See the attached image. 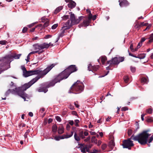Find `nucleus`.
Wrapping results in <instances>:
<instances>
[{
  "instance_id": "69168bd1",
  "label": "nucleus",
  "mask_w": 153,
  "mask_h": 153,
  "mask_svg": "<svg viewBox=\"0 0 153 153\" xmlns=\"http://www.w3.org/2000/svg\"><path fill=\"white\" fill-rule=\"evenodd\" d=\"M145 40L146 39L144 37H143L141 39L140 41V43H141L142 44V43L145 41Z\"/></svg>"
},
{
  "instance_id": "f257e3e1",
  "label": "nucleus",
  "mask_w": 153,
  "mask_h": 153,
  "mask_svg": "<svg viewBox=\"0 0 153 153\" xmlns=\"http://www.w3.org/2000/svg\"><path fill=\"white\" fill-rule=\"evenodd\" d=\"M56 65V64H52L51 65H48L47 67L43 71L37 70L27 71L26 70L23 73V75L24 76L27 77L29 76L35 75H37L38 76L33 78L27 83L21 86V87L24 90L26 91L37 82L40 78L44 77Z\"/></svg>"
},
{
  "instance_id": "423d86ee",
  "label": "nucleus",
  "mask_w": 153,
  "mask_h": 153,
  "mask_svg": "<svg viewBox=\"0 0 153 153\" xmlns=\"http://www.w3.org/2000/svg\"><path fill=\"white\" fill-rule=\"evenodd\" d=\"M77 67L75 65H71L69 66L60 74L64 79H67L69 76L73 72L77 71Z\"/></svg>"
},
{
  "instance_id": "473e14b6",
  "label": "nucleus",
  "mask_w": 153,
  "mask_h": 153,
  "mask_svg": "<svg viewBox=\"0 0 153 153\" xmlns=\"http://www.w3.org/2000/svg\"><path fill=\"white\" fill-rule=\"evenodd\" d=\"M124 58L123 57H120L118 58H117V60L119 63L120 62H123L124 60Z\"/></svg>"
},
{
  "instance_id": "774afa93",
  "label": "nucleus",
  "mask_w": 153,
  "mask_h": 153,
  "mask_svg": "<svg viewBox=\"0 0 153 153\" xmlns=\"http://www.w3.org/2000/svg\"><path fill=\"white\" fill-rule=\"evenodd\" d=\"M153 42V37H150L149 38V43H151Z\"/></svg>"
},
{
  "instance_id": "4c0bfd02",
  "label": "nucleus",
  "mask_w": 153,
  "mask_h": 153,
  "mask_svg": "<svg viewBox=\"0 0 153 153\" xmlns=\"http://www.w3.org/2000/svg\"><path fill=\"white\" fill-rule=\"evenodd\" d=\"M69 18V15H64L62 17V18L63 20H66L67 19H68Z\"/></svg>"
},
{
  "instance_id": "de8ad7c7",
  "label": "nucleus",
  "mask_w": 153,
  "mask_h": 153,
  "mask_svg": "<svg viewBox=\"0 0 153 153\" xmlns=\"http://www.w3.org/2000/svg\"><path fill=\"white\" fill-rule=\"evenodd\" d=\"M58 26V24H56L53 25L51 27V29H55Z\"/></svg>"
},
{
  "instance_id": "2eb2a0df",
  "label": "nucleus",
  "mask_w": 153,
  "mask_h": 153,
  "mask_svg": "<svg viewBox=\"0 0 153 153\" xmlns=\"http://www.w3.org/2000/svg\"><path fill=\"white\" fill-rule=\"evenodd\" d=\"M76 3L73 1H70L68 4L69 8L72 9L75 7L76 6Z\"/></svg>"
},
{
  "instance_id": "c85d7f7f",
  "label": "nucleus",
  "mask_w": 153,
  "mask_h": 153,
  "mask_svg": "<svg viewBox=\"0 0 153 153\" xmlns=\"http://www.w3.org/2000/svg\"><path fill=\"white\" fill-rule=\"evenodd\" d=\"M141 83H147L148 82V80L145 77H142L141 79Z\"/></svg>"
},
{
  "instance_id": "79ce46f5",
  "label": "nucleus",
  "mask_w": 153,
  "mask_h": 153,
  "mask_svg": "<svg viewBox=\"0 0 153 153\" xmlns=\"http://www.w3.org/2000/svg\"><path fill=\"white\" fill-rule=\"evenodd\" d=\"M56 120L58 122H60L62 121V120L60 117L58 116H56L55 117Z\"/></svg>"
},
{
  "instance_id": "dca6fc26",
  "label": "nucleus",
  "mask_w": 153,
  "mask_h": 153,
  "mask_svg": "<svg viewBox=\"0 0 153 153\" xmlns=\"http://www.w3.org/2000/svg\"><path fill=\"white\" fill-rule=\"evenodd\" d=\"M43 87H41L37 89V91L39 92H44L46 93L48 91V89L47 86H45Z\"/></svg>"
},
{
  "instance_id": "09e8293b",
  "label": "nucleus",
  "mask_w": 153,
  "mask_h": 153,
  "mask_svg": "<svg viewBox=\"0 0 153 153\" xmlns=\"http://www.w3.org/2000/svg\"><path fill=\"white\" fill-rule=\"evenodd\" d=\"M130 69L132 73L136 71V68L135 67L131 66L130 67Z\"/></svg>"
},
{
  "instance_id": "a19ab883",
  "label": "nucleus",
  "mask_w": 153,
  "mask_h": 153,
  "mask_svg": "<svg viewBox=\"0 0 153 153\" xmlns=\"http://www.w3.org/2000/svg\"><path fill=\"white\" fill-rule=\"evenodd\" d=\"M74 122H75V126L76 127L79 126L78 123L79 122V120H77H77H74Z\"/></svg>"
},
{
  "instance_id": "393cba45",
  "label": "nucleus",
  "mask_w": 153,
  "mask_h": 153,
  "mask_svg": "<svg viewBox=\"0 0 153 153\" xmlns=\"http://www.w3.org/2000/svg\"><path fill=\"white\" fill-rule=\"evenodd\" d=\"M100 67L99 65H94L92 67L93 71H96L98 70Z\"/></svg>"
},
{
  "instance_id": "49530a36",
  "label": "nucleus",
  "mask_w": 153,
  "mask_h": 153,
  "mask_svg": "<svg viewBox=\"0 0 153 153\" xmlns=\"http://www.w3.org/2000/svg\"><path fill=\"white\" fill-rule=\"evenodd\" d=\"M92 15L91 13H89L88 17V18H87V19L91 21V19L92 18Z\"/></svg>"
},
{
  "instance_id": "9d476101",
  "label": "nucleus",
  "mask_w": 153,
  "mask_h": 153,
  "mask_svg": "<svg viewBox=\"0 0 153 153\" xmlns=\"http://www.w3.org/2000/svg\"><path fill=\"white\" fill-rule=\"evenodd\" d=\"M134 138V134H133L131 137L127 140H123L122 146L123 148H128L129 149H131V147L134 146L133 141L131 140H133Z\"/></svg>"
},
{
  "instance_id": "6e6d98bb",
  "label": "nucleus",
  "mask_w": 153,
  "mask_h": 153,
  "mask_svg": "<svg viewBox=\"0 0 153 153\" xmlns=\"http://www.w3.org/2000/svg\"><path fill=\"white\" fill-rule=\"evenodd\" d=\"M52 36L51 35H47L45 36L44 37V38L45 39H48L51 37Z\"/></svg>"
},
{
  "instance_id": "aec40b11",
  "label": "nucleus",
  "mask_w": 153,
  "mask_h": 153,
  "mask_svg": "<svg viewBox=\"0 0 153 153\" xmlns=\"http://www.w3.org/2000/svg\"><path fill=\"white\" fill-rule=\"evenodd\" d=\"M40 46V44L38 43L35 44L33 45L34 49L36 51H38V52L39 51V50H41Z\"/></svg>"
},
{
  "instance_id": "3c124183",
  "label": "nucleus",
  "mask_w": 153,
  "mask_h": 153,
  "mask_svg": "<svg viewBox=\"0 0 153 153\" xmlns=\"http://www.w3.org/2000/svg\"><path fill=\"white\" fill-rule=\"evenodd\" d=\"M107 145L105 144H103L101 146V148L102 150H104L106 148Z\"/></svg>"
},
{
  "instance_id": "bb28decb",
  "label": "nucleus",
  "mask_w": 153,
  "mask_h": 153,
  "mask_svg": "<svg viewBox=\"0 0 153 153\" xmlns=\"http://www.w3.org/2000/svg\"><path fill=\"white\" fill-rule=\"evenodd\" d=\"M21 54H15L13 55V59L14 58L15 59H19V58L20 56H21Z\"/></svg>"
},
{
  "instance_id": "2f4dec72",
  "label": "nucleus",
  "mask_w": 153,
  "mask_h": 153,
  "mask_svg": "<svg viewBox=\"0 0 153 153\" xmlns=\"http://www.w3.org/2000/svg\"><path fill=\"white\" fill-rule=\"evenodd\" d=\"M123 79L125 82L126 83H127L128 82L129 78L128 76H124Z\"/></svg>"
},
{
  "instance_id": "f704fd0d",
  "label": "nucleus",
  "mask_w": 153,
  "mask_h": 153,
  "mask_svg": "<svg viewBox=\"0 0 153 153\" xmlns=\"http://www.w3.org/2000/svg\"><path fill=\"white\" fill-rule=\"evenodd\" d=\"M142 45V44L141 43H139L136 48L134 49L135 51H137L138 49L140 48V47Z\"/></svg>"
},
{
  "instance_id": "f3484780",
  "label": "nucleus",
  "mask_w": 153,
  "mask_h": 153,
  "mask_svg": "<svg viewBox=\"0 0 153 153\" xmlns=\"http://www.w3.org/2000/svg\"><path fill=\"white\" fill-rule=\"evenodd\" d=\"M64 132V128L63 126L61 124L60 125L58 128V132L59 134H61Z\"/></svg>"
},
{
  "instance_id": "37998d69",
  "label": "nucleus",
  "mask_w": 153,
  "mask_h": 153,
  "mask_svg": "<svg viewBox=\"0 0 153 153\" xmlns=\"http://www.w3.org/2000/svg\"><path fill=\"white\" fill-rule=\"evenodd\" d=\"M133 131L131 129H129L128 131V135L129 136H130L132 134Z\"/></svg>"
},
{
  "instance_id": "0eeeda50",
  "label": "nucleus",
  "mask_w": 153,
  "mask_h": 153,
  "mask_svg": "<svg viewBox=\"0 0 153 153\" xmlns=\"http://www.w3.org/2000/svg\"><path fill=\"white\" fill-rule=\"evenodd\" d=\"M63 79H64L59 74L55 76L54 78L52 80L46 83L45 85L47 86L48 88L51 87H53L55 85L56 83L60 82Z\"/></svg>"
},
{
  "instance_id": "a878e982",
  "label": "nucleus",
  "mask_w": 153,
  "mask_h": 153,
  "mask_svg": "<svg viewBox=\"0 0 153 153\" xmlns=\"http://www.w3.org/2000/svg\"><path fill=\"white\" fill-rule=\"evenodd\" d=\"M57 129V127L56 125H54L52 127V131L53 133H56Z\"/></svg>"
},
{
  "instance_id": "b1692460",
  "label": "nucleus",
  "mask_w": 153,
  "mask_h": 153,
  "mask_svg": "<svg viewBox=\"0 0 153 153\" xmlns=\"http://www.w3.org/2000/svg\"><path fill=\"white\" fill-rule=\"evenodd\" d=\"M107 57L105 56H103L101 57V61L103 65H104L106 60H107Z\"/></svg>"
},
{
  "instance_id": "ddd939ff",
  "label": "nucleus",
  "mask_w": 153,
  "mask_h": 153,
  "mask_svg": "<svg viewBox=\"0 0 153 153\" xmlns=\"http://www.w3.org/2000/svg\"><path fill=\"white\" fill-rule=\"evenodd\" d=\"M110 63V66L113 65H118L119 64L117 60V57H115L112 58L111 60L107 62V64H109Z\"/></svg>"
},
{
  "instance_id": "338daca9",
  "label": "nucleus",
  "mask_w": 153,
  "mask_h": 153,
  "mask_svg": "<svg viewBox=\"0 0 153 153\" xmlns=\"http://www.w3.org/2000/svg\"><path fill=\"white\" fill-rule=\"evenodd\" d=\"M74 105L76 106V107L77 108H79V105L78 104V102H74Z\"/></svg>"
},
{
  "instance_id": "4468645a",
  "label": "nucleus",
  "mask_w": 153,
  "mask_h": 153,
  "mask_svg": "<svg viewBox=\"0 0 153 153\" xmlns=\"http://www.w3.org/2000/svg\"><path fill=\"white\" fill-rule=\"evenodd\" d=\"M119 5L121 7H126L128 6L129 3L127 0H120Z\"/></svg>"
},
{
  "instance_id": "ea45409f",
  "label": "nucleus",
  "mask_w": 153,
  "mask_h": 153,
  "mask_svg": "<svg viewBox=\"0 0 153 153\" xmlns=\"http://www.w3.org/2000/svg\"><path fill=\"white\" fill-rule=\"evenodd\" d=\"M30 130L29 129H27V131L25 133V135H24V136H25V138H27V135L29 134V133H30Z\"/></svg>"
},
{
  "instance_id": "c9c22d12",
  "label": "nucleus",
  "mask_w": 153,
  "mask_h": 153,
  "mask_svg": "<svg viewBox=\"0 0 153 153\" xmlns=\"http://www.w3.org/2000/svg\"><path fill=\"white\" fill-rule=\"evenodd\" d=\"M44 23H45L44 24L43 26L44 27H48L49 25V21L47 20V21H46Z\"/></svg>"
},
{
  "instance_id": "412c9836",
  "label": "nucleus",
  "mask_w": 153,
  "mask_h": 153,
  "mask_svg": "<svg viewBox=\"0 0 153 153\" xmlns=\"http://www.w3.org/2000/svg\"><path fill=\"white\" fill-rule=\"evenodd\" d=\"M115 146V143L114 142V140H112L109 142V146L111 149H112Z\"/></svg>"
},
{
  "instance_id": "0e129e2a",
  "label": "nucleus",
  "mask_w": 153,
  "mask_h": 153,
  "mask_svg": "<svg viewBox=\"0 0 153 153\" xmlns=\"http://www.w3.org/2000/svg\"><path fill=\"white\" fill-rule=\"evenodd\" d=\"M34 23H32L30 25H27V26L29 28H31L34 25Z\"/></svg>"
},
{
  "instance_id": "864d4df0",
  "label": "nucleus",
  "mask_w": 153,
  "mask_h": 153,
  "mask_svg": "<svg viewBox=\"0 0 153 153\" xmlns=\"http://www.w3.org/2000/svg\"><path fill=\"white\" fill-rule=\"evenodd\" d=\"M148 25V23H144V22H142L140 23V25L141 26V27L143 26H147Z\"/></svg>"
},
{
  "instance_id": "72a5a7b5",
  "label": "nucleus",
  "mask_w": 153,
  "mask_h": 153,
  "mask_svg": "<svg viewBox=\"0 0 153 153\" xmlns=\"http://www.w3.org/2000/svg\"><path fill=\"white\" fill-rule=\"evenodd\" d=\"M153 109L152 108H149L146 110V112L149 114H151L152 113Z\"/></svg>"
},
{
  "instance_id": "e433bc0d",
  "label": "nucleus",
  "mask_w": 153,
  "mask_h": 153,
  "mask_svg": "<svg viewBox=\"0 0 153 153\" xmlns=\"http://www.w3.org/2000/svg\"><path fill=\"white\" fill-rule=\"evenodd\" d=\"M92 67H93V66L91 64H89L88 65V70L89 71H93Z\"/></svg>"
},
{
  "instance_id": "e2e57ef3",
  "label": "nucleus",
  "mask_w": 153,
  "mask_h": 153,
  "mask_svg": "<svg viewBox=\"0 0 153 153\" xmlns=\"http://www.w3.org/2000/svg\"><path fill=\"white\" fill-rule=\"evenodd\" d=\"M69 108L72 110H73L74 109V106L71 104L69 105Z\"/></svg>"
},
{
  "instance_id": "20e7f679",
  "label": "nucleus",
  "mask_w": 153,
  "mask_h": 153,
  "mask_svg": "<svg viewBox=\"0 0 153 153\" xmlns=\"http://www.w3.org/2000/svg\"><path fill=\"white\" fill-rule=\"evenodd\" d=\"M25 91L21 87H16L15 89H8L5 93V95L7 96L10 93L15 95H17L22 97L24 101H26V98L28 97V95L24 91Z\"/></svg>"
},
{
  "instance_id": "5701e85b",
  "label": "nucleus",
  "mask_w": 153,
  "mask_h": 153,
  "mask_svg": "<svg viewBox=\"0 0 153 153\" xmlns=\"http://www.w3.org/2000/svg\"><path fill=\"white\" fill-rule=\"evenodd\" d=\"M62 29L61 30H62V31H61V32L59 34V36H58V37L60 38L62 37L64 35L65 30H66L65 29L62 30Z\"/></svg>"
},
{
  "instance_id": "8fccbe9b",
  "label": "nucleus",
  "mask_w": 153,
  "mask_h": 153,
  "mask_svg": "<svg viewBox=\"0 0 153 153\" xmlns=\"http://www.w3.org/2000/svg\"><path fill=\"white\" fill-rule=\"evenodd\" d=\"M130 49L132 52H135L134 49L133 48V45L132 44H131L130 45Z\"/></svg>"
},
{
  "instance_id": "a18cd8bd",
  "label": "nucleus",
  "mask_w": 153,
  "mask_h": 153,
  "mask_svg": "<svg viewBox=\"0 0 153 153\" xmlns=\"http://www.w3.org/2000/svg\"><path fill=\"white\" fill-rule=\"evenodd\" d=\"M7 43V41L6 40H1L0 41V44L2 45H5Z\"/></svg>"
},
{
  "instance_id": "f03ea898",
  "label": "nucleus",
  "mask_w": 153,
  "mask_h": 153,
  "mask_svg": "<svg viewBox=\"0 0 153 153\" xmlns=\"http://www.w3.org/2000/svg\"><path fill=\"white\" fill-rule=\"evenodd\" d=\"M148 131H144L137 135L135 136L134 135L133 140L138 141L142 145L151 142L153 140V136L149 137L151 134L147 133Z\"/></svg>"
},
{
  "instance_id": "603ef678",
  "label": "nucleus",
  "mask_w": 153,
  "mask_h": 153,
  "mask_svg": "<svg viewBox=\"0 0 153 153\" xmlns=\"http://www.w3.org/2000/svg\"><path fill=\"white\" fill-rule=\"evenodd\" d=\"M100 152V150L99 151L98 150H96L95 149H94L93 150V151L92 152H90L89 151V153H97L98 152Z\"/></svg>"
},
{
  "instance_id": "4d7b16f0",
  "label": "nucleus",
  "mask_w": 153,
  "mask_h": 153,
  "mask_svg": "<svg viewBox=\"0 0 153 153\" xmlns=\"http://www.w3.org/2000/svg\"><path fill=\"white\" fill-rule=\"evenodd\" d=\"M27 30V27H24L22 30L23 33H25Z\"/></svg>"
},
{
  "instance_id": "58836bf2",
  "label": "nucleus",
  "mask_w": 153,
  "mask_h": 153,
  "mask_svg": "<svg viewBox=\"0 0 153 153\" xmlns=\"http://www.w3.org/2000/svg\"><path fill=\"white\" fill-rule=\"evenodd\" d=\"M42 22H45L46 21H47V20H49L46 18L45 17H43L41 18Z\"/></svg>"
},
{
  "instance_id": "c756f323",
  "label": "nucleus",
  "mask_w": 153,
  "mask_h": 153,
  "mask_svg": "<svg viewBox=\"0 0 153 153\" xmlns=\"http://www.w3.org/2000/svg\"><path fill=\"white\" fill-rule=\"evenodd\" d=\"M138 58L140 59H144L145 57V54L144 53H141L137 56Z\"/></svg>"
},
{
  "instance_id": "cd10ccee",
  "label": "nucleus",
  "mask_w": 153,
  "mask_h": 153,
  "mask_svg": "<svg viewBox=\"0 0 153 153\" xmlns=\"http://www.w3.org/2000/svg\"><path fill=\"white\" fill-rule=\"evenodd\" d=\"M146 121L148 123H152L153 122V118L152 117H148L147 118Z\"/></svg>"
},
{
  "instance_id": "6ab92c4d",
  "label": "nucleus",
  "mask_w": 153,
  "mask_h": 153,
  "mask_svg": "<svg viewBox=\"0 0 153 153\" xmlns=\"http://www.w3.org/2000/svg\"><path fill=\"white\" fill-rule=\"evenodd\" d=\"M41 49H42L45 48L48 49L49 47V45L48 43L44 42L42 44H40Z\"/></svg>"
},
{
  "instance_id": "6e6552de",
  "label": "nucleus",
  "mask_w": 153,
  "mask_h": 153,
  "mask_svg": "<svg viewBox=\"0 0 153 153\" xmlns=\"http://www.w3.org/2000/svg\"><path fill=\"white\" fill-rule=\"evenodd\" d=\"M13 59V55H8L6 56L2 59L0 60V74L2 72V68L6 65L8 62H10Z\"/></svg>"
},
{
  "instance_id": "680f3d73",
  "label": "nucleus",
  "mask_w": 153,
  "mask_h": 153,
  "mask_svg": "<svg viewBox=\"0 0 153 153\" xmlns=\"http://www.w3.org/2000/svg\"><path fill=\"white\" fill-rule=\"evenodd\" d=\"M23 71V73H24L25 71L26 70V68L24 66H22L21 67Z\"/></svg>"
},
{
  "instance_id": "7c9ffc66",
  "label": "nucleus",
  "mask_w": 153,
  "mask_h": 153,
  "mask_svg": "<svg viewBox=\"0 0 153 153\" xmlns=\"http://www.w3.org/2000/svg\"><path fill=\"white\" fill-rule=\"evenodd\" d=\"M134 27L135 28H137L139 29L141 27V26L140 25V24H139L138 23L136 22L135 23Z\"/></svg>"
},
{
  "instance_id": "5fc2aeb1",
  "label": "nucleus",
  "mask_w": 153,
  "mask_h": 153,
  "mask_svg": "<svg viewBox=\"0 0 153 153\" xmlns=\"http://www.w3.org/2000/svg\"><path fill=\"white\" fill-rule=\"evenodd\" d=\"M90 137L89 136L88 137H87L86 139L84 140V141L85 142H87L90 140Z\"/></svg>"
},
{
  "instance_id": "13d9d810",
  "label": "nucleus",
  "mask_w": 153,
  "mask_h": 153,
  "mask_svg": "<svg viewBox=\"0 0 153 153\" xmlns=\"http://www.w3.org/2000/svg\"><path fill=\"white\" fill-rule=\"evenodd\" d=\"M37 27V26H36L35 27H33L30 30V32H33L34 31L36 28Z\"/></svg>"
},
{
  "instance_id": "39448f33",
  "label": "nucleus",
  "mask_w": 153,
  "mask_h": 153,
  "mask_svg": "<svg viewBox=\"0 0 153 153\" xmlns=\"http://www.w3.org/2000/svg\"><path fill=\"white\" fill-rule=\"evenodd\" d=\"M84 88L83 82L77 80L70 88L69 92L75 94L80 93L83 91Z\"/></svg>"
},
{
  "instance_id": "a211bd4d",
  "label": "nucleus",
  "mask_w": 153,
  "mask_h": 153,
  "mask_svg": "<svg viewBox=\"0 0 153 153\" xmlns=\"http://www.w3.org/2000/svg\"><path fill=\"white\" fill-rule=\"evenodd\" d=\"M90 22L91 21L86 19L83 21L82 23L81 24V25L82 26L87 27V26H88Z\"/></svg>"
},
{
  "instance_id": "1a4fd4ad",
  "label": "nucleus",
  "mask_w": 153,
  "mask_h": 153,
  "mask_svg": "<svg viewBox=\"0 0 153 153\" xmlns=\"http://www.w3.org/2000/svg\"><path fill=\"white\" fill-rule=\"evenodd\" d=\"M88 133L87 131H80L78 134V135L76 132L74 133V137L75 140L77 141V143H79L80 138L84 139L85 137L88 135Z\"/></svg>"
},
{
  "instance_id": "f8f14e48",
  "label": "nucleus",
  "mask_w": 153,
  "mask_h": 153,
  "mask_svg": "<svg viewBox=\"0 0 153 153\" xmlns=\"http://www.w3.org/2000/svg\"><path fill=\"white\" fill-rule=\"evenodd\" d=\"M78 145L79 146V148L81 150V152L82 153H86V152H88V153L89 151H88V149H87V146H84V144H79L78 143Z\"/></svg>"
},
{
  "instance_id": "9b49d317",
  "label": "nucleus",
  "mask_w": 153,
  "mask_h": 153,
  "mask_svg": "<svg viewBox=\"0 0 153 153\" xmlns=\"http://www.w3.org/2000/svg\"><path fill=\"white\" fill-rule=\"evenodd\" d=\"M74 134V131H71L70 134H64L61 136H56L54 137V139L57 141L59 140L60 139H62L65 138H68L72 137Z\"/></svg>"
},
{
  "instance_id": "7ed1b4c3",
  "label": "nucleus",
  "mask_w": 153,
  "mask_h": 153,
  "mask_svg": "<svg viewBox=\"0 0 153 153\" xmlns=\"http://www.w3.org/2000/svg\"><path fill=\"white\" fill-rule=\"evenodd\" d=\"M69 14L70 20H68L67 22L63 23L62 29L65 28V30L69 29L72 26L78 24L84 17V16H81L79 17L78 19H76L74 14L72 12H69Z\"/></svg>"
},
{
  "instance_id": "c03bdc74",
  "label": "nucleus",
  "mask_w": 153,
  "mask_h": 153,
  "mask_svg": "<svg viewBox=\"0 0 153 153\" xmlns=\"http://www.w3.org/2000/svg\"><path fill=\"white\" fill-rule=\"evenodd\" d=\"M128 108L127 107H122L121 108V110L123 111H125L128 110Z\"/></svg>"
},
{
  "instance_id": "bf43d9fd",
  "label": "nucleus",
  "mask_w": 153,
  "mask_h": 153,
  "mask_svg": "<svg viewBox=\"0 0 153 153\" xmlns=\"http://www.w3.org/2000/svg\"><path fill=\"white\" fill-rule=\"evenodd\" d=\"M151 24H150L148 26H147L146 27V28L144 30V31H145L146 30H149L150 29V28L151 27Z\"/></svg>"
},
{
  "instance_id": "052dcab7",
  "label": "nucleus",
  "mask_w": 153,
  "mask_h": 153,
  "mask_svg": "<svg viewBox=\"0 0 153 153\" xmlns=\"http://www.w3.org/2000/svg\"><path fill=\"white\" fill-rule=\"evenodd\" d=\"M71 114L72 115L76 116L77 115V112L75 111H73L72 112Z\"/></svg>"
},
{
  "instance_id": "4be33fe9",
  "label": "nucleus",
  "mask_w": 153,
  "mask_h": 153,
  "mask_svg": "<svg viewBox=\"0 0 153 153\" xmlns=\"http://www.w3.org/2000/svg\"><path fill=\"white\" fill-rule=\"evenodd\" d=\"M63 7L62 6H60L57 7L54 11V13L56 14L59 12L61 10L63 9Z\"/></svg>"
}]
</instances>
